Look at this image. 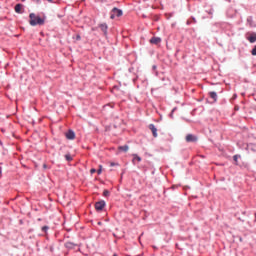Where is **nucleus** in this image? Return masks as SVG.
I'll use <instances>...</instances> for the list:
<instances>
[{
	"mask_svg": "<svg viewBox=\"0 0 256 256\" xmlns=\"http://www.w3.org/2000/svg\"><path fill=\"white\" fill-rule=\"evenodd\" d=\"M42 231H43L44 233H47V231H49V227H48V226L42 227Z\"/></svg>",
	"mask_w": 256,
	"mask_h": 256,
	"instance_id": "nucleus-17",
	"label": "nucleus"
},
{
	"mask_svg": "<svg viewBox=\"0 0 256 256\" xmlns=\"http://www.w3.org/2000/svg\"><path fill=\"white\" fill-rule=\"evenodd\" d=\"M118 149L124 153H127V151H129V145L119 146Z\"/></svg>",
	"mask_w": 256,
	"mask_h": 256,
	"instance_id": "nucleus-12",
	"label": "nucleus"
},
{
	"mask_svg": "<svg viewBox=\"0 0 256 256\" xmlns=\"http://www.w3.org/2000/svg\"><path fill=\"white\" fill-rule=\"evenodd\" d=\"M90 173H91V175H93V173H97V170H96L95 168H92V169L90 170Z\"/></svg>",
	"mask_w": 256,
	"mask_h": 256,
	"instance_id": "nucleus-20",
	"label": "nucleus"
},
{
	"mask_svg": "<svg viewBox=\"0 0 256 256\" xmlns=\"http://www.w3.org/2000/svg\"><path fill=\"white\" fill-rule=\"evenodd\" d=\"M117 165L115 162L110 163V167H115Z\"/></svg>",
	"mask_w": 256,
	"mask_h": 256,
	"instance_id": "nucleus-23",
	"label": "nucleus"
},
{
	"mask_svg": "<svg viewBox=\"0 0 256 256\" xmlns=\"http://www.w3.org/2000/svg\"><path fill=\"white\" fill-rule=\"evenodd\" d=\"M65 247L67 249H75V247H77V244L73 243V242H66L65 243Z\"/></svg>",
	"mask_w": 256,
	"mask_h": 256,
	"instance_id": "nucleus-10",
	"label": "nucleus"
},
{
	"mask_svg": "<svg viewBox=\"0 0 256 256\" xmlns=\"http://www.w3.org/2000/svg\"><path fill=\"white\" fill-rule=\"evenodd\" d=\"M76 39H77V41H81V35L77 34Z\"/></svg>",
	"mask_w": 256,
	"mask_h": 256,
	"instance_id": "nucleus-21",
	"label": "nucleus"
},
{
	"mask_svg": "<svg viewBox=\"0 0 256 256\" xmlns=\"http://www.w3.org/2000/svg\"><path fill=\"white\" fill-rule=\"evenodd\" d=\"M100 29L101 31H103V33L105 35H107V29H109V27L107 26V24L103 23V24H100Z\"/></svg>",
	"mask_w": 256,
	"mask_h": 256,
	"instance_id": "nucleus-11",
	"label": "nucleus"
},
{
	"mask_svg": "<svg viewBox=\"0 0 256 256\" xmlns=\"http://www.w3.org/2000/svg\"><path fill=\"white\" fill-rule=\"evenodd\" d=\"M133 161L141 162V157H139L137 154H133Z\"/></svg>",
	"mask_w": 256,
	"mask_h": 256,
	"instance_id": "nucleus-14",
	"label": "nucleus"
},
{
	"mask_svg": "<svg viewBox=\"0 0 256 256\" xmlns=\"http://www.w3.org/2000/svg\"><path fill=\"white\" fill-rule=\"evenodd\" d=\"M149 129L152 131L153 137H157V128L153 124L149 125Z\"/></svg>",
	"mask_w": 256,
	"mask_h": 256,
	"instance_id": "nucleus-9",
	"label": "nucleus"
},
{
	"mask_svg": "<svg viewBox=\"0 0 256 256\" xmlns=\"http://www.w3.org/2000/svg\"><path fill=\"white\" fill-rule=\"evenodd\" d=\"M233 159H234V161L237 163V159H238L237 155H234V156H233Z\"/></svg>",
	"mask_w": 256,
	"mask_h": 256,
	"instance_id": "nucleus-22",
	"label": "nucleus"
},
{
	"mask_svg": "<svg viewBox=\"0 0 256 256\" xmlns=\"http://www.w3.org/2000/svg\"><path fill=\"white\" fill-rule=\"evenodd\" d=\"M123 15V11L118 8H113L111 11L110 19H115V17H121Z\"/></svg>",
	"mask_w": 256,
	"mask_h": 256,
	"instance_id": "nucleus-2",
	"label": "nucleus"
},
{
	"mask_svg": "<svg viewBox=\"0 0 256 256\" xmlns=\"http://www.w3.org/2000/svg\"><path fill=\"white\" fill-rule=\"evenodd\" d=\"M65 159L68 161H73V157H71V155H69V154L65 155Z\"/></svg>",
	"mask_w": 256,
	"mask_h": 256,
	"instance_id": "nucleus-15",
	"label": "nucleus"
},
{
	"mask_svg": "<svg viewBox=\"0 0 256 256\" xmlns=\"http://www.w3.org/2000/svg\"><path fill=\"white\" fill-rule=\"evenodd\" d=\"M14 11L16 13H23V4H16L15 8H14Z\"/></svg>",
	"mask_w": 256,
	"mask_h": 256,
	"instance_id": "nucleus-7",
	"label": "nucleus"
},
{
	"mask_svg": "<svg viewBox=\"0 0 256 256\" xmlns=\"http://www.w3.org/2000/svg\"><path fill=\"white\" fill-rule=\"evenodd\" d=\"M209 96L213 101H217V92H209Z\"/></svg>",
	"mask_w": 256,
	"mask_h": 256,
	"instance_id": "nucleus-13",
	"label": "nucleus"
},
{
	"mask_svg": "<svg viewBox=\"0 0 256 256\" xmlns=\"http://www.w3.org/2000/svg\"><path fill=\"white\" fill-rule=\"evenodd\" d=\"M96 211H103L105 209V201L101 200L95 203Z\"/></svg>",
	"mask_w": 256,
	"mask_h": 256,
	"instance_id": "nucleus-3",
	"label": "nucleus"
},
{
	"mask_svg": "<svg viewBox=\"0 0 256 256\" xmlns=\"http://www.w3.org/2000/svg\"><path fill=\"white\" fill-rule=\"evenodd\" d=\"M48 1V3H53V0H47Z\"/></svg>",
	"mask_w": 256,
	"mask_h": 256,
	"instance_id": "nucleus-25",
	"label": "nucleus"
},
{
	"mask_svg": "<svg viewBox=\"0 0 256 256\" xmlns=\"http://www.w3.org/2000/svg\"><path fill=\"white\" fill-rule=\"evenodd\" d=\"M103 195L104 197H109V190H104Z\"/></svg>",
	"mask_w": 256,
	"mask_h": 256,
	"instance_id": "nucleus-19",
	"label": "nucleus"
},
{
	"mask_svg": "<svg viewBox=\"0 0 256 256\" xmlns=\"http://www.w3.org/2000/svg\"><path fill=\"white\" fill-rule=\"evenodd\" d=\"M29 18H30L29 23L32 27H35L36 25H44L45 24V19L37 16L35 13H30Z\"/></svg>",
	"mask_w": 256,
	"mask_h": 256,
	"instance_id": "nucleus-1",
	"label": "nucleus"
},
{
	"mask_svg": "<svg viewBox=\"0 0 256 256\" xmlns=\"http://www.w3.org/2000/svg\"><path fill=\"white\" fill-rule=\"evenodd\" d=\"M251 55L256 56V45H255L254 48L252 49Z\"/></svg>",
	"mask_w": 256,
	"mask_h": 256,
	"instance_id": "nucleus-16",
	"label": "nucleus"
},
{
	"mask_svg": "<svg viewBox=\"0 0 256 256\" xmlns=\"http://www.w3.org/2000/svg\"><path fill=\"white\" fill-rule=\"evenodd\" d=\"M247 39L249 40V43H255L256 42V33H251Z\"/></svg>",
	"mask_w": 256,
	"mask_h": 256,
	"instance_id": "nucleus-8",
	"label": "nucleus"
},
{
	"mask_svg": "<svg viewBox=\"0 0 256 256\" xmlns=\"http://www.w3.org/2000/svg\"><path fill=\"white\" fill-rule=\"evenodd\" d=\"M186 141H187V143H195V142H197V136H195L193 134H188L186 136Z\"/></svg>",
	"mask_w": 256,
	"mask_h": 256,
	"instance_id": "nucleus-4",
	"label": "nucleus"
},
{
	"mask_svg": "<svg viewBox=\"0 0 256 256\" xmlns=\"http://www.w3.org/2000/svg\"><path fill=\"white\" fill-rule=\"evenodd\" d=\"M102 169H103V166L100 165V166H99V169L97 170L98 175H101Z\"/></svg>",
	"mask_w": 256,
	"mask_h": 256,
	"instance_id": "nucleus-18",
	"label": "nucleus"
},
{
	"mask_svg": "<svg viewBox=\"0 0 256 256\" xmlns=\"http://www.w3.org/2000/svg\"><path fill=\"white\" fill-rule=\"evenodd\" d=\"M43 168H44V169H47V164H44V165H43Z\"/></svg>",
	"mask_w": 256,
	"mask_h": 256,
	"instance_id": "nucleus-24",
	"label": "nucleus"
},
{
	"mask_svg": "<svg viewBox=\"0 0 256 256\" xmlns=\"http://www.w3.org/2000/svg\"><path fill=\"white\" fill-rule=\"evenodd\" d=\"M150 43H152V45H159V43H161V38H159V37H152L150 39Z\"/></svg>",
	"mask_w": 256,
	"mask_h": 256,
	"instance_id": "nucleus-6",
	"label": "nucleus"
},
{
	"mask_svg": "<svg viewBox=\"0 0 256 256\" xmlns=\"http://www.w3.org/2000/svg\"><path fill=\"white\" fill-rule=\"evenodd\" d=\"M65 136L66 139L73 141V139H75V132L73 130H69L68 132H66Z\"/></svg>",
	"mask_w": 256,
	"mask_h": 256,
	"instance_id": "nucleus-5",
	"label": "nucleus"
}]
</instances>
